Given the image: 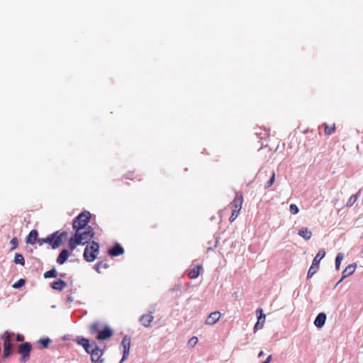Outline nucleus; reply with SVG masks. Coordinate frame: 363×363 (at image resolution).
Segmentation results:
<instances>
[{
  "label": "nucleus",
  "mask_w": 363,
  "mask_h": 363,
  "mask_svg": "<svg viewBox=\"0 0 363 363\" xmlns=\"http://www.w3.org/2000/svg\"><path fill=\"white\" fill-rule=\"evenodd\" d=\"M197 342H198V338L196 337H192L189 340V345H191V347L195 346Z\"/></svg>",
  "instance_id": "obj_37"
},
{
  "label": "nucleus",
  "mask_w": 363,
  "mask_h": 363,
  "mask_svg": "<svg viewBox=\"0 0 363 363\" xmlns=\"http://www.w3.org/2000/svg\"><path fill=\"white\" fill-rule=\"evenodd\" d=\"M201 269L202 266L201 264L196 265L189 272V277L192 279H196L199 276L200 271Z\"/></svg>",
  "instance_id": "obj_17"
},
{
  "label": "nucleus",
  "mask_w": 363,
  "mask_h": 363,
  "mask_svg": "<svg viewBox=\"0 0 363 363\" xmlns=\"http://www.w3.org/2000/svg\"><path fill=\"white\" fill-rule=\"evenodd\" d=\"M10 243L12 245V247H11L12 250L18 247V241L17 238H13L11 239Z\"/></svg>",
  "instance_id": "obj_36"
},
{
  "label": "nucleus",
  "mask_w": 363,
  "mask_h": 363,
  "mask_svg": "<svg viewBox=\"0 0 363 363\" xmlns=\"http://www.w3.org/2000/svg\"><path fill=\"white\" fill-rule=\"evenodd\" d=\"M68 233L67 232L60 233L56 231L48 237L45 238V243H48L53 249L59 247L67 239Z\"/></svg>",
  "instance_id": "obj_2"
},
{
  "label": "nucleus",
  "mask_w": 363,
  "mask_h": 363,
  "mask_svg": "<svg viewBox=\"0 0 363 363\" xmlns=\"http://www.w3.org/2000/svg\"><path fill=\"white\" fill-rule=\"evenodd\" d=\"M221 315L219 311H214L211 313L206 319L205 323L206 325H212L218 321Z\"/></svg>",
  "instance_id": "obj_15"
},
{
  "label": "nucleus",
  "mask_w": 363,
  "mask_h": 363,
  "mask_svg": "<svg viewBox=\"0 0 363 363\" xmlns=\"http://www.w3.org/2000/svg\"><path fill=\"white\" fill-rule=\"evenodd\" d=\"M108 267L106 261H101L95 265L94 269L98 273H101L102 269H107Z\"/></svg>",
  "instance_id": "obj_24"
},
{
  "label": "nucleus",
  "mask_w": 363,
  "mask_h": 363,
  "mask_svg": "<svg viewBox=\"0 0 363 363\" xmlns=\"http://www.w3.org/2000/svg\"><path fill=\"white\" fill-rule=\"evenodd\" d=\"M289 211L291 214H297L299 211L298 206L296 204H291L289 206Z\"/></svg>",
  "instance_id": "obj_32"
},
{
  "label": "nucleus",
  "mask_w": 363,
  "mask_h": 363,
  "mask_svg": "<svg viewBox=\"0 0 363 363\" xmlns=\"http://www.w3.org/2000/svg\"><path fill=\"white\" fill-rule=\"evenodd\" d=\"M43 276L45 279L55 278L57 276V271L55 270V269H52L45 272Z\"/></svg>",
  "instance_id": "obj_27"
},
{
  "label": "nucleus",
  "mask_w": 363,
  "mask_h": 363,
  "mask_svg": "<svg viewBox=\"0 0 363 363\" xmlns=\"http://www.w3.org/2000/svg\"><path fill=\"white\" fill-rule=\"evenodd\" d=\"M51 340L50 338H42L40 339L38 342L42 345L43 348H47L50 343Z\"/></svg>",
  "instance_id": "obj_30"
},
{
  "label": "nucleus",
  "mask_w": 363,
  "mask_h": 363,
  "mask_svg": "<svg viewBox=\"0 0 363 363\" xmlns=\"http://www.w3.org/2000/svg\"><path fill=\"white\" fill-rule=\"evenodd\" d=\"M344 258V255L342 252H340L337 255L335 258V268L337 270L340 269L341 262Z\"/></svg>",
  "instance_id": "obj_26"
},
{
  "label": "nucleus",
  "mask_w": 363,
  "mask_h": 363,
  "mask_svg": "<svg viewBox=\"0 0 363 363\" xmlns=\"http://www.w3.org/2000/svg\"><path fill=\"white\" fill-rule=\"evenodd\" d=\"M77 343L82 345L88 354H91V347L88 339L79 338L77 339Z\"/></svg>",
  "instance_id": "obj_21"
},
{
  "label": "nucleus",
  "mask_w": 363,
  "mask_h": 363,
  "mask_svg": "<svg viewBox=\"0 0 363 363\" xmlns=\"http://www.w3.org/2000/svg\"><path fill=\"white\" fill-rule=\"evenodd\" d=\"M94 219H95V216L92 214V233H91L92 238H94L95 234L99 233V232L95 231L96 224L95 223Z\"/></svg>",
  "instance_id": "obj_34"
},
{
  "label": "nucleus",
  "mask_w": 363,
  "mask_h": 363,
  "mask_svg": "<svg viewBox=\"0 0 363 363\" xmlns=\"http://www.w3.org/2000/svg\"><path fill=\"white\" fill-rule=\"evenodd\" d=\"M326 318H327V315L325 313L321 312V313H318L314 320V325L318 328H323L325 323Z\"/></svg>",
  "instance_id": "obj_16"
},
{
  "label": "nucleus",
  "mask_w": 363,
  "mask_h": 363,
  "mask_svg": "<svg viewBox=\"0 0 363 363\" xmlns=\"http://www.w3.org/2000/svg\"><path fill=\"white\" fill-rule=\"evenodd\" d=\"M272 359V355H269L267 358L262 363H269Z\"/></svg>",
  "instance_id": "obj_41"
},
{
  "label": "nucleus",
  "mask_w": 363,
  "mask_h": 363,
  "mask_svg": "<svg viewBox=\"0 0 363 363\" xmlns=\"http://www.w3.org/2000/svg\"><path fill=\"white\" fill-rule=\"evenodd\" d=\"M91 246L86 245L84 252V257L87 262H91Z\"/></svg>",
  "instance_id": "obj_28"
},
{
  "label": "nucleus",
  "mask_w": 363,
  "mask_h": 363,
  "mask_svg": "<svg viewBox=\"0 0 363 363\" xmlns=\"http://www.w3.org/2000/svg\"><path fill=\"white\" fill-rule=\"evenodd\" d=\"M218 238H216V241H215V244L213 245V247H208L207 248V252H209V251H213L214 250V248H216L218 245Z\"/></svg>",
  "instance_id": "obj_38"
},
{
  "label": "nucleus",
  "mask_w": 363,
  "mask_h": 363,
  "mask_svg": "<svg viewBox=\"0 0 363 363\" xmlns=\"http://www.w3.org/2000/svg\"><path fill=\"white\" fill-rule=\"evenodd\" d=\"M257 315V321L254 326V332L263 328L265 322V314L263 313V310L261 308H258L256 311Z\"/></svg>",
  "instance_id": "obj_12"
},
{
  "label": "nucleus",
  "mask_w": 363,
  "mask_h": 363,
  "mask_svg": "<svg viewBox=\"0 0 363 363\" xmlns=\"http://www.w3.org/2000/svg\"><path fill=\"white\" fill-rule=\"evenodd\" d=\"M91 214L88 211L81 213L73 221V228L76 233H83L82 230L86 226Z\"/></svg>",
  "instance_id": "obj_3"
},
{
  "label": "nucleus",
  "mask_w": 363,
  "mask_h": 363,
  "mask_svg": "<svg viewBox=\"0 0 363 363\" xmlns=\"http://www.w3.org/2000/svg\"><path fill=\"white\" fill-rule=\"evenodd\" d=\"M104 350L99 347L96 342L92 340V363H104V359L101 358Z\"/></svg>",
  "instance_id": "obj_10"
},
{
  "label": "nucleus",
  "mask_w": 363,
  "mask_h": 363,
  "mask_svg": "<svg viewBox=\"0 0 363 363\" xmlns=\"http://www.w3.org/2000/svg\"><path fill=\"white\" fill-rule=\"evenodd\" d=\"M274 181H275V172H273L271 177L269 178V179L265 183L264 189H267L270 186H272V184H274Z\"/></svg>",
  "instance_id": "obj_29"
},
{
  "label": "nucleus",
  "mask_w": 363,
  "mask_h": 363,
  "mask_svg": "<svg viewBox=\"0 0 363 363\" xmlns=\"http://www.w3.org/2000/svg\"><path fill=\"white\" fill-rule=\"evenodd\" d=\"M99 324L97 322L92 323V331L97 333L96 338L98 340H106L113 336V331L109 326L105 325L102 329H99Z\"/></svg>",
  "instance_id": "obj_4"
},
{
  "label": "nucleus",
  "mask_w": 363,
  "mask_h": 363,
  "mask_svg": "<svg viewBox=\"0 0 363 363\" xmlns=\"http://www.w3.org/2000/svg\"><path fill=\"white\" fill-rule=\"evenodd\" d=\"M13 335V333H11L9 331H5L1 336V338L4 342V359H7L12 353L11 340Z\"/></svg>",
  "instance_id": "obj_6"
},
{
  "label": "nucleus",
  "mask_w": 363,
  "mask_h": 363,
  "mask_svg": "<svg viewBox=\"0 0 363 363\" xmlns=\"http://www.w3.org/2000/svg\"><path fill=\"white\" fill-rule=\"evenodd\" d=\"M69 255V254L67 250H62L57 259V262L59 264H63L67 261Z\"/></svg>",
  "instance_id": "obj_20"
},
{
  "label": "nucleus",
  "mask_w": 363,
  "mask_h": 363,
  "mask_svg": "<svg viewBox=\"0 0 363 363\" xmlns=\"http://www.w3.org/2000/svg\"><path fill=\"white\" fill-rule=\"evenodd\" d=\"M298 235L304 238L306 240H309L312 236V233L306 228H302L298 230Z\"/></svg>",
  "instance_id": "obj_22"
},
{
  "label": "nucleus",
  "mask_w": 363,
  "mask_h": 363,
  "mask_svg": "<svg viewBox=\"0 0 363 363\" xmlns=\"http://www.w3.org/2000/svg\"><path fill=\"white\" fill-rule=\"evenodd\" d=\"M26 283V281L23 279H20L18 281H17L16 283L13 284L12 286L14 289H19L22 287Z\"/></svg>",
  "instance_id": "obj_31"
},
{
  "label": "nucleus",
  "mask_w": 363,
  "mask_h": 363,
  "mask_svg": "<svg viewBox=\"0 0 363 363\" xmlns=\"http://www.w3.org/2000/svg\"><path fill=\"white\" fill-rule=\"evenodd\" d=\"M36 242L39 245H43L44 243H45V238H38Z\"/></svg>",
  "instance_id": "obj_39"
},
{
  "label": "nucleus",
  "mask_w": 363,
  "mask_h": 363,
  "mask_svg": "<svg viewBox=\"0 0 363 363\" xmlns=\"http://www.w3.org/2000/svg\"><path fill=\"white\" fill-rule=\"evenodd\" d=\"M325 256V251L324 249H320L315 257H314L312 264L307 273V279H310L313 275L316 273L319 269V264L320 260Z\"/></svg>",
  "instance_id": "obj_7"
},
{
  "label": "nucleus",
  "mask_w": 363,
  "mask_h": 363,
  "mask_svg": "<svg viewBox=\"0 0 363 363\" xmlns=\"http://www.w3.org/2000/svg\"><path fill=\"white\" fill-rule=\"evenodd\" d=\"M357 195H354V194L352 195L347 203V206H352L354 203V202L357 201Z\"/></svg>",
  "instance_id": "obj_35"
},
{
  "label": "nucleus",
  "mask_w": 363,
  "mask_h": 363,
  "mask_svg": "<svg viewBox=\"0 0 363 363\" xmlns=\"http://www.w3.org/2000/svg\"><path fill=\"white\" fill-rule=\"evenodd\" d=\"M242 202L243 199L242 194L236 193L235 199L230 203V206L233 208L231 216L229 218L230 223H233L238 218L242 208Z\"/></svg>",
  "instance_id": "obj_5"
},
{
  "label": "nucleus",
  "mask_w": 363,
  "mask_h": 363,
  "mask_svg": "<svg viewBox=\"0 0 363 363\" xmlns=\"http://www.w3.org/2000/svg\"><path fill=\"white\" fill-rule=\"evenodd\" d=\"M67 286V284L61 279L54 281L51 284L52 288L57 291H62Z\"/></svg>",
  "instance_id": "obj_19"
},
{
  "label": "nucleus",
  "mask_w": 363,
  "mask_h": 363,
  "mask_svg": "<svg viewBox=\"0 0 363 363\" xmlns=\"http://www.w3.org/2000/svg\"><path fill=\"white\" fill-rule=\"evenodd\" d=\"M131 338L128 335H125L120 345V348L122 349L123 357L119 363H122L128 358L130 348Z\"/></svg>",
  "instance_id": "obj_9"
},
{
  "label": "nucleus",
  "mask_w": 363,
  "mask_h": 363,
  "mask_svg": "<svg viewBox=\"0 0 363 363\" xmlns=\"http://www.w3.org/2000/svg\"><path fill=\"white\" fill-rule=\"evenodd\" d=\"M90 227H88V230L83 231V233H75L74 238H72L69 241V248L72 250L78 245H85L91 240Z\"/></svg>",
  "instance_id": "obj_1"
},
{
  "label": "nucleus",
  "mask_w": 363,
  "mask_h": 363,
  "mask_svg": "<svg viewBox=\"0 0 363 363\" xmlns=\"http://www.w3.org/2000/svg\"><path fill=\"white\" fill-rule=\"evenodd\" d=\"M14 262L17 264H21V266L25 265V259L23 256L21 254L16 253L14 257Z\"/></svg>",
  "instance_id": "obj_25"
},
{
  "label": "nucleus",
  "mask_w": 363,
  "mask_h": 363,
  "mask_svg": "<svg viewBox=\"0 0 363 363\" xmlns=\"http://www.w3.org/2000/svg\"><path fill=\"white\" fill-rule=\"evenodd\" d=\"M16 340L18 342H23L24 340V337L23 335L18 334L16 335Z\"/></svg>",
  "instance_id": "obj_40"
},
{
  "label": "nucleus",
  "mask_w": 363,
  "mask_h": 363,
  "mask_svg": "<svg viewBox=\"0 0 363 363\" xmlns=\"http://www.w3.org/2000/svg\"><path fill=\"white\" fill-rule=\"evenodd\" d=\"M32 350V345L30 342H24L19 345L18 352L21 355L20 361L26 362L30 359V354Z\"/></svg>",
  "instance_id": "obj_8"
},
{
  "label": "nucleus",
  "mask_w": 363,
  "mask_h": 363,
  "mask_svg": "<svg viewBox=\"0 0 363 363\" xmlns=\"http://www.w3.org/2000/svg\"><path fill=\"white\" fill-rule=\"evenodd\" d=\"M38 233L36 230H32L26 238V242L29 244H35L38 240Z\"/></svg>",
  "instance_id": "obj_18"
},
{
  "label": "nucleus",
  "mask_w": 363,
  "mask_h": 363,
  "mask_svg": "<svg viewBox=\"0 0 363 363\" xmlns=\"http://www.w3.org/2000/svg\"><path fill=\"white\" fill-rule=\"evenodd\" d=\"M264 355V352L261 350L258 354V357H261Z\"/></svg>",
  "instance_id": "obj_42"
},
{
  "label": "nucleus",
  "mask_w": 363,
  "mask_h": 363,
  "mask_svg": "<svg viewBox=\"0 0 363 363\" xmlns=\"http://www.w3.org/2000/svg\"><path fill=\"white\" fill-rule=\"evenodd\" d=\"M335 125L333 127H330L328 125H325V135H330L333 134L335 132Z\"/></svg>",
  "instance_id": "obj_33"
},
{
  "label": "nucleus",
  "mask_w": 363,
  "mask_h": 363,
  "mask_svg": "<svg viewBox=\"0 0 363 363\" xmlns=\"http://www.w3.org/2000/svg\"><path fill=\"white\" fill-rule=\"evenodd\" d=\"M154 313V311H150L149 313L143 314L139 321L145 328H150L151 327V323L154 320V317L152 315Z\"/></svg>",
  "instance_id": "obj_13"
},
{
  "label": "nucleus",
  "mask_w": 363,
  "mask_h": 363,
  "mask_svg": "<svg viewBox=\"0 0 363 363\" xmlns=\"http://www.w3.org/2000/svg\"><path fill=\"white\" fill-rule=\"evenodd\" d=\"M357 267V264L355 263L349 264L342 272V278L337 283L336 286L338 285L344 279L352 275Z\"/></svg>",
  "instance_id": "obj_14"
},
{
  "label": "nucleus",
  "mask_w": 363,
  "mask_h": 363,
  "mask_svg": "<svg viewBox=\"0 0 363 363\" xmlns=\"http://www.w3.org/2000/svg\"><path fill=\"white\" fill-rule=\"evenodd\" d=\"M124 248L118 242H115L112 247L108 250V255L111 257H115L123 255Z\"/></svg>",
  "instance_id": "obj_11"
},
{
  "label": "nucleus",
  "mask_w": 363,
  "mask_h": 363,
  "mask_svg": "<svg viewBox=\"0 0 363 363\" xmlns=\"http://www.w3.org/2000/svg\"><path fill=\"white\" fill-rule=\"evenodd\" d=\"M99 251V245L98 242L92 240V262L96 259Z\"/></svg>",
  "instance_id": "obj_23"
}]
</instances>
